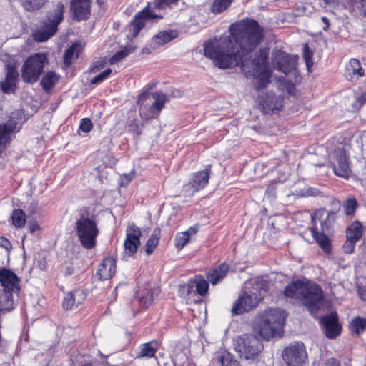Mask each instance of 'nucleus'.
I'll return each instance as SVG.
<instances>
[{
  "mask_svg": "<svg viewBox=\"0 0 366 366\" xmlns=\"http://www.w3.org/2000/svg\"><path fill=\"white\" fill-rule=\"evenodd\" d=\"M357 292L359 297L363 301H366V289L359 287Z\"/></svg>",
  "mask_w": 366,
  "mask_h": 366,
  "instance_id": "obj_58",
  "label": "nucleus"
},
{
  "mask_svg": "<svg viewBox=\"0 0 366 366\" xmlns=\"http://www.w3.org/2000/svg\"><path fill=\"white\" fill-rule=\"evenodd\" d=\"M179 0H154V7L157 9H164L167 7H171L173 4H177Z\"/></svg>",
  "mask_w": 366,
  "mask_h": 366,
  "instance_id": "obj_45",
  "label": "nucleus"
},
{
  "mask_svg": "<svg viewBox=\"0 0 366 366\" xmlns=\"http://www.w3.org/2000/svg\"><path fill=\"white\" fill-rule=\"evenodd\" d=\"M81 52V45L79 43H73L65 51L64 55V64L69 68L79 56Z\"/></svg>",
  "mask_w": 366,
  "mask_h": 366,
  "instance_id": "obj_26",
  "label": "nucleus"
},
{
  "mask_svg": "<svg viewBox=\"0 0 366 366\" xmlns=\"http://www.w3.org/2000/svg\"><path fill=\"white\" fill-rule=\"evenodd\" d=\"M129 130L132 132L136 134L137 136L141 135L142 131L139 129V125H138L137 123H136V122L132 123V124H129Z\"/></svg>",
  "mask_w": 366,
  "mask_h": 366,
  "instance_id": "obj_53",
  "label": "nucleus"
},
{
  "mask_svg": "<svg viewBox=\"0 0 366 366\" xmlns=\"http://www.w3.org/2000/svg\"><path fill=\"white\" fill-rule=\"evenodd\" d=\"M47 61L44 54L37 53L30 56L24 61L21 68V78L24 82L34 84L36 82Z\"/></svg>",
  "mask_w": 366,
  "mask_h": 366,
  "instance_id": "obj_9",
  "label": "nucleus"
},
{
  "mask_svg": "<svg viewBox=\"0 0 366 366\" xmlns=\"http://www.w3.org/2000/svg\"><path fill=\"white\" fill-rule=\"evenodd\" d=\"M321 21H322L324 26L322 27L323 31H327L330 27V21L326 16H322Z\"/></svg>",
  "mask_w": 366,
  "mask_h": 366,
  "instance_id": "obj_55",
  "label": "nucleus"
},
{
  "mask_svg": "<svg viewBox=\"0 0 366 366\" xmlns=\"http://www.w3.org/2000/svg\"><path fill=\"white\" fill-rule=\"evenodd\" d=\"M174 37L172 31H161L152 38V43L154 46H162L170 42Z\"/></svg>",
  "mask_w": 366,
  "mask_h": 366,
  "instance_id": "obj_34",
  "label": "nucleus"
},
{
  "mask_svg": "<svg viewBox=\"0 0 366 366\" xmlns=\"http://www.w3.org/2000/svg\"><path fill=\"white\" fill-rule=\"evenodd\" d=\"M288 94L290 95H295L296 92V88L294 84L288 82L285 85Z\"/></svg>",
  "mask_w": 366,
  "mask_h": 366,
  "instance_id": "obj_57",
  "label": "nucleus"
},
{
  "mask_svg": "<svg viewBox=\"0 0 366 366\" xmlns=\"http://www.w3.org/2000/svg\"><path fill=\"white\" fill-rule=\"evenodd\" d=\"M229 34L214 42H205L204 54L214 65L222 69L239 67L246 77L258 80L259 87L269 82L271 71L268 66L269 49L261 48L247 66L249 55L254 51L264 36V29L253 19L245 18L230 25Z\"/></svg>",
  "mask_w": 366,
  "mask_h": 366,
  "instance_id": "obj_1",
  "label": "nucleus"
},
{
  "mask_svg": "<svg viewBox=\"0 0 366 366\" xmlns=\"http://www.w3.org/2000/svg\"><path fill=\"white\" fill-rule=\"evenodd\" d=\"M161 229L159 227H157L145 244V252L147 255H151L155 251L159 245Z\"/></svg>",
  "mask_w": 366,
  "mask_h": 366,
  "instance_id": "obj_27",
  "label": "nucleus"
},
{
  "mask_svg": "<svg viewBox=\"0 0 366 366\" xmlns=\"http://www.w3.org/2000/svg\"><path fill=\"white\" fill-rule=\"evenodd\" d=\"M216 359L222 366H241L239 362L234 359V356L227 351L217 353Z\"/></svg>",
  "mask_w": 366,
  "mask_h": 366,
  "instance_id": "obj_32",
  "label": "nucleus"
},
{
  "mask_svg": "<svg viewBox=\"0 0 366 366\" xmlns=\"http://www.w3.org/2000/svg\"><path fill=\"white\" fill-rule=\"evenodd\" d=\"M11 222L17 228H22L26 224V213L21 209H15L11 215Z\"/></svg>",
  "mask_w": 366,
  "mask_h": 366,
  "instance_id": "obj_35",
  "label": "nucleus"
},
{
  "mask_svg": "<svg viewBox=\"0 0 366 366\" xmlns=\"http://www.w3.org/2000/svg\"><path fill=\"white\" fill-rule=\"evenodd\" d=\"M336 212L325 208L316 209L311 214V226L309 230L312 238L327 254L332 251V242L327 234L330 233L336 220Z\"/></svg>",
  "mask_w": 366,
  "mask_h": 366,
  "instance_id": "obj_3",
  "label": "nucleus"
},
{
  "mask_svg": "<svg viewBox=\"0 0 366 366\" xmlns=\"http://www.w3.org/2000/svg\"><path fill=\"white\" fill-rule=\"evenodd\" d=\"M349 328L352 332L359 336L366 329V318L362 317L353 318L349 324Z\"/></svg>",
  "mask_w": 366,
  "mask_h": 366,
  "instance_id": "obj_33",
  "label": "nucleus"
},
{
  "mask_svg": "<svg viewBox=\"0 0 366 366\" xmlns=\"http://www.w3.org/2000/svg\"><path fill=\"white\" fill-rule=\"evenodd\" d=\"M313 51L310 48L308 44H305L303 46V59L305 60L307 69L308 72L312 71L313 66Z\"/></svg>",
  "mask_w": 366,
  "mask_h": 366,
  "instance_id": "obj_38",
  "label": "nucleus"
},
{
  "mask_svg": "<svg viewBox=\"0 0 366 366\" xmlns=\"http://www.w3.org/2000/svg\"><path fill=\"white\" fill-rule=\"evenodd\" d=\"M264 348L262 340L254 335L243 334L238 337L235 343V351L242 358L255 360Z\"/></svg>",
  "mask_w": 366,
  "mask_h": 366,
  "instance_id": "obj_8",
  "label": "nucleus"
},
{
  "mask_svg": "<svg viewBox=\"0 0 366 366\" xmlns=\"http://www.w3.org/2000/svg\"><path fill=\"white\" fill-rule=\"evenodd\" d=\"M356 102L360 106H363L366 103V92L362 93L356 99Z\"/></svg>",
  "mask_w": 366,
  "mask_h": 366,
  "instance_id": "obj_56",
  "label": "nucleus"
},
{
  "mask_svg": "<svg viewBox=\"0 0 366 366\" xmlns=\"http://www.w3.org/2000/svg\"><path fill=\"white\" fill-rule=\"evenodd\" d=\"M65 14V4L58 1L53 8L46 11L45 16L40 21L39 26L34 33V38L37 42H44L54 36L58 31L59 26L63 22Z\"/></svg>",
  "mask_w": 366,
  "mask_h": 366,
  "instance_id": "obj_4",
  "label": "nucleus"
},
{
  "mask_svg": "<svg viewBox=\"0 0 366 366\" xmlns=\"http://www.w3.org/2000/svg\"><path fill=\"white\" fill-rule=\"evenodd\" d=\"M320 322L324 326L325 335L327 338L335 339L340 335L342 326L338 323V316L336 312H332L322 316Z\"/></svg>",
  "mask_w": 366,
  "mask_h": 366,
  "instance_id": "obj_18",
  "label": "nucleus"
},
{
  "mask_svg": "<svg viewBox=\"0 0 366 366\" xmlns=\"http://www.w3.org/2000/svg\"><path fill=\"white\" fill-rule=\"evenodd\" d=\"M263 300V296L259 293H252V292H244L242 295L235 301L232 312L233 315H242L249 312L252 308L257 306L259 302Z\"/></svg>",
  "mask_w": 366,
  "mask_h": 366,
  "instance_id": "obj_13",
  "label": "nucleus"
},
{
  "mask_svg": "<svg viewBox=\"0 0 366 366\" xmlns=\"http://www.w3.org/2000/svg\"><path fill=\"white\" fill-rule=\"evenodd\" d=\"M234 0H213L210 5V11L214 15L222 14L227 11Z\"/></svg>",
  "mask_w": 366,
  "mask_h": 366,
  "instance_id": "obj_31",
  "label": "nucleus"
},
{
  "mask_svg": "<svg viewBox=\"0 0 366 366\" xmlns=\"http://www.w3.org/2000/svg\"><path fill=\"white\" fill-rule=\"evenodd\" d=\"M59 81V76L54 71H48L42 77L41 85L46 92H49Z\"/></svg>",
  "mask_w": 366,
  "mask_h": 366,
  "instance_id": "obj_30",
  "label": "nucleus"
},
{
  "mask_svg": "<svg viewBox=\"0 0 366 366\" xmlns=\"http://www.w3.org/2000/svg\"><path fill=\"white\" fill-rule=\"evenodd\" d=\"M116 268V259L112 257H106L99 264L96 275L102 281L109 280L115 274Z\"/></svg>",
  "mask_w": 366,
  "mask_h": 366,
  "instance_id": "obj_22",
  "label": "nucleus"
},
{
  "mask_svg": "<svg viewBox=\"0 0 366 366\" xmlns=\"http://www.w3.org/2000/svg\"><path fill=\"white\" fill-rule=\"evenodd\" d=\"M345 8L351 12H359L366 16V0H347Z\"/></svg>",
  "mask_w": 366,
  "mask_h": 366,
  "instance_id": "obj_29",
  "label": "nucleus"
},
{
  "mask_svg": "<svg viewBox=\"0 0 366 366\" xmlns=\"http://www.w3.org/2000/svg\"><path fill=\"white\" fill-rule=\"evenodd\" d=\"M93 129V123L89 118H83L79 124V129L85 133L90 132Z\"/></svg>",
  "mask_w": 366,
  "mask_h": 366,
  "instance_id": "obj_46",
  "label": "nucleus"
},
{
  "mask_svg": "<svg viewBox=\"0 0 366 366\" xmlns=\"http://www.w3.org/2000/svg\"><path fill=\"white\" fill-rule=\"evenodd\" d=\"M325 366H341V363L337 359L331 357L327 359L325 362Z\"/></svg>",
  "mask_w": 366,
  "mask_h": 366,
  "instance_id": "obj_54",
  "label": "nucleus"
},
{
  "mask_svg": "<svg viewBox=\"0 0 366 366\" xmlns=\"http://www.w3.org/2000/svg\"><path fill=\"white\" fill-rule=\"evenodd\" d=\"M80 366H93L92 362H86Z\"/></svg>",
  "mask_w": 366,
  "mask_h": 366,
  "instance_id": "obj_63",
  "label": "nucleus"
},
{
  "mask_svg": "<svg viewBox=\"0 0 366 366\" xmlns=\"http://www.w3.org/2000/svg\"><path fill=\"white\" fill-rule=\"evenodd\" d=\"M297 56H291L286 52L280 51L275 56L274 68L285 74L294 72L297 83L300 82L301 76L297 72Z\"/></svg>",
  "mask_w": 366,
  "mask_h": 366,
  "instance_id": "obj_12",
  "label": "nucleus"
},
{
  "mask_svg": "<svg viewBox=\"0 0 366 366\" xmlns=\"http://www.w3.org/2000/svg\"><path fill=\"white\" fill-rule=\"evenodd\" d=\"M362 224L359 221L353 222L346 230V237L355 242H358L362 237Z\"/></svg>",
  "mask_w": 366,
  "mask_h": 366,
  "instance_id": "obj_28",
  "label": "nucleus"
},
{
  "mask_svg": "<svg viewBox=\"0 0 366 366\" xmlns=\"http://www.w3.org/2000/svg\"><path fill=\"white\" fill-rule=\"evenodd\" d=\"M229 267L225 263H222L217 267L209 270L206 277L209 282L212 285H217L221 280H222L227 274Z\"/></svg>",
  "mask_w": 366,
  "mask_h": 366,
  "instance_id": "obj_25",
  "label": "nucleus"
},
{
  "mask_svg": "<svg viewBox=\"0 0 366 366\" xmlns=\"http://www.w3.org/2000/svg\"><path fill=\"white\" fill-rule=\"evenodd\" d=\"M0 247L4 248L7 251H10L12 248V245L9 240L3 236L0 237Z\"/></svg>",
  "mask_w": 366,
  "mask_h": 366,
  "instance_id": "obj_51",
  "label": "nucleus"
},
{
  "mask_svg": "<svg viewBox=\"0 0 366 366\" xmlns=\"http://www.w3.org/2000/svg\"><path fill=\"white\" fill-rule=\"evenodd\" d=\"M187 232H178L174 239V246L177 250L182 249L185 245L189 242Z\"/></svg>",
  "mask_w": 366,
  "mask_h": 366,
  "instance_id": "obj_41",
  "label": "nucleus"
},
{
  "mask_svg": "<svg viewBox=\"0 0 366 366\" xmlns=\"http://www.w3.org/2000/svg\"><path fill=\"white\" fill-rule=\"evenodd\" d=\"M92 0H70L69 10L71 18L76 21L88 20L92 13Z\"/></svg>",
  "mask_w": 366,
  "mask_h": 366,
  "instance_id": "obj_16",
  "label": "nucleus"
},
{
  "mask_svg": "<svg viewBox=\"0 0 366 366\" xmlns=\"http://www.w3.org/2000/svg\"><path fill=\"white\" fill-rule=\"evenodd\" d=\"M254 286H256L257 289H259L260 290H263L264 292H267L269 289V282L265 280H257L254 282Z\"/></svg>",
  "mask_w": 366,
  "mask_h": 366,
  "instance_id": "obj_49",
  "label": "nucleus"
},
{
  "mask_svg": "<svg viewBox=\"0 0 366 366\" xmlns=\"http://www.w3.org/2000/svg\"><path fill=\"white\" fill-rule=\"evenodd\" d=\"M89 209L79 210V218L76 222V232L81 245L86 249L97 246L99 230L94 219L89 217Z\"/></svg>",
  "mask_w": 366,
  "mask_h": 366,
  "instance_id": "obj_6",
  "label": "nucleus"
},
{
  "mask_svg": "<svg viewBox=\"0 0 366 366\" xmlns=\"http://www.w3.org/2000/svg\"><path fill=\"white\" fill-rule=\"evenodd\" d=\"M73 272H74V271H73V269H72V268H71V267H67V271H66V275H71V274H73Z\"/></svg>",
  "mask_w": 366,
  "mask_h": 366,
  "instance_id": "obj_62",
  "label": "nucleus"
},
{
  "mask_svg": "<svg viewBox=\"0 0 366 366\" xmlns=\"http://www.w3.org/2000/svg\"><path fill=\"white\" fill-rule=\"evenodd\" d=\"M211 172L212 165L208 164L204 170L194 172L189 182L183 186V190L189 192L192 189L194 194L204 189L209 184Z\"/></svg>",
  "mask_w": 366,
  "mask_h": 366,
  "instance_id": "obj_14",
  "label": "nucleus"
},
{
  "mask_svg": "<svg viewBox=\"0 0 366 366\" xmlns=\"http://www.w3.org/2000/svg\"><path fill=\"white\" fill-rule=\"evenodd\" d=\"M134 177V172L132 171L128 174H124L122 177L121 185H127Z\"/></svg>",
  "mask_w": 366,
  "mask_h": 366,
  "instance_id": "obj_50",
  "label": "nucleus"
},
{
  "mask_svg": "<svg viewBox=\"0 0 366 366\" xmlns=\"http://www.w3.org/2000/svg\"><path fill=\"white\" fill-rule=\"evenodd\" d=\"M167 102V95L162 92H142L137 97L140 117L145 121L157 119Z\"/></svg>",
  "mask_w": 366,
  "mask_h": 366,
  "instance_id": "obj_7",
  "label": "nucleus"
},
{
  "mask_svg": "<svg viewBox=\"0 0 366 366\" xmlns=\"http://www.w3.org/2000/svg\"><path fill=\"white\" fill-rule=\"evenodd\" d=\"M199 227H200L199 224H194L193 226L189 227L188 228V229L184 231V232H187L188 233V237L190 239V237L192 235H194V234H196L199 232Z\"/></svg>",
  "mask_w": 366,
  "mask_h": 366,
  "instance_id": "obj_52",
  "label": "nucleus"
},
{
  "mask_svg": "<svg viewBox=\"0 0 366 366\" xmlns=\"http://www.w3.org/2000/svg\"><path fill=\"white\" fill-rule=\"evenodd\" d=\"M162 15L155 14L150 9V4H148L140 11L137 12L128 25V31L131 38H136L140 31L144 28L146 21L151 19H162Z\"/></svg>",
  "mask_w": 366,
  "mask_h": 366,
  "instance_id": "obj_11",
  "label": "nucleus"
},
{
  "mask_svg": "<svg viewBox=\"0 0 366 366\" xmlns=\"http://www.w3.org/2000/svg\"><path fill=\"white\" fill-rule=\"evenodd\" d=\"M155 83L147 84L145 86V90H144L143 92H148L149 93V91L152 90L154 87H155Z\"/></svg>",
  "mask_w": 366,
  "mask_h": 366,
  "instance_id": "obj_61",
  "label": "nucleus"
},
{
  "mask_svg": "<svg viewBox=\"0 0 366 366\" xmlns=\"http://www.w3.org/2000/svg\"><path fill=\"white\" fill-rule=\"evenodd\" d=\"M45 0H24L22 6L28 11H34L44 6Z\"/></svg>",
  "mask_w": 366,
  "mask_h": 366,
  "instance_id": "obj_40",
  "label": "nucleus"
},
{
  "mask_svg": "<svg viewBox=\"0 0 366 366\" xmlns=\"http://www.w3.org/2000/svg\"><path fill=\"white\" fill-rule=\"evenodd\" d=\"M365 76V69L357 59H351L345 70V78L350 81H356Z\"/></svg>",
  "mask_w": 366,
  "mask_h": 366,
  "instance_id": "obj_23",
  "label": "nucleus"
},
{
  "mask_svg": "<svg viewBox=\"0 0 366 366\" xmlns=\"http://www.w3.org/2000/svg\"><path fill=\"white\" fill-rule=\"evenodd\" d=\"M357 242L348 239L342 245L343 251L345 254H352L355 251Z\"/></svg>",
  "mask_w": 366,
  "mask_h": 366,
  "instance_id": "obj_47",
  "label": "nucleus"
},
{
  "mask_svg": "<svg viewBox=\"0 0 366 366\" xmlns=\"http://www.w3.org/2000/svg\"><path fill=\"white\" fill-rule=\"evenodd\" d=\"M286 316L280 308L266 310L259 317L257 328L259 335L269 340L277 336H282Z\"/></svg>",
  "mask_w": 366,
  "mask_h": 366,
  "instance_id": "obj_5",
  "label": "nucleus"
},
{
  "mask_svg": "<svg viewBox=\"0 0 366 366\" xmlns=\"http://www.w3.org/2000/svg\"><path fill=\"white\" fill-rule=\"evenodd\" d=\"M139 305L144 309H147L153 302V294L147 289L143 290L139 293Z\"/></svg>",
  "mask_w": 366,
  "mask_h": 366,
  "instance_id": "obj_36",
  "label": "nucleus"
},
{
  "mask_svg": "<svg viewBox=\"0 0 366 366\" xmlns=\"http://www.w3.org/2000/svg\"><path fill=\"white\" fill-rule=\"evenodd\" d=\"M112 72V70L110 68L105 69L104 71L99 73L91 80V84L97 85L103 82L110 76Z\"/></svg>",
  "mask_w": 366,
  "mask_h": 366,
  "instance_id": "obj_43",
  "label": "nucleus"
},
{
  "mask_svg": "<svg viewBox=\"0 0 366 366\" xmlns=\"http://www.w3.org/2000/svg\"><path fill=\"white\" fill-rule=\"evenodd\" d=\"M344 213L350 216L355 214L358 207V202L354 196L349 197L344 202L343 205Z\"/></svg>",
  "mask_w": 366,
  "mask_h": 366,
  "instance_id": "obj_37",
  "label": "nucleus"
},
{
  "mask_svg": "<svg viewBox=\"0 0 366 366\" xmlns=\"http://www.w3.org/2000/svg\"><path fill=\"white\" fill-rule=\"evenodd\" d=\"M208 282L202 277L196 282V291L199 295L205 296L207 294L209 290Z\"/></svg>",
  "mask_w": 366,
  "mask_h": 366,
  "instance_id": "obj_44",
  "label": "nucleus"
},
{
  "mask_svg": "<svg viewBox=\"0 0 366 366\" xmlns=\"http://www.w3.org/2000/svg\"><path fill=\"white\" fill-rule=\"evenodd\" d=\"M29 229L31 232H34L35 231L39 230L40 226L39 225L37 222H34L31 223V224L29 225Z\"/></svg>",
  "mask_w": 366,
  "mask_h": 366,
  "instance_id": "obj_59",
  "label": "nucleus"
},
{
  "mask_svg": "<svg viewBox=\"0 0 366 366\" xmlns=\"http://www.w3.org/2000/svg\"><path fill=\"white\" fill-rule=\"evenodd\" d=\"M188 287H189V289H188V291H187V292H190V290H189V287L192 288V287H193V285H188Z\"/></svg>",
  "mask_w": 366,
  "mask_h": 366,
  "instance_id": "obj_64",
  "label": "nucleus"
},
{
  "mask_svg": "<svg viewBox=\"0 0 366 366\" xmlns=\"http://www.w3.org/2000/svg\"><path fill=\"white\" fill-rule=\"evenodd\" d=\"M87 297L86 292L81 288H76L65 294L62 300V307L65 310H71L83 304Z\"/></svg>",
  "mask_w": 366,
  "mask_h": 366,
  "instance_id": "obj_20",
  "label": "nucleus"
},
{
  "mask_svg": "<svg viewBox=\"0 0 366 366\" xmlns=\"http://www.w3.org/2000/svg\"><path fill=\"white\" fill-rule=\"evenodd\" d=\"M284 98L282 96H277L272 92L266 93L262 97L260 106L262 112L266 114H272L279 112L283 107Z\"/></svg>",
  "mask_w": 366,
  "mask_h": 366,
  "instance_id": "obj_19",
  "label": "nucleus"
},
{
  "mask_svg": "<svg viewBox=\"0 0 366 366\" xmlns=\"http://www.w3.org/2000/svg\"><path fill=\"white\" fill-rule=\"evenodd\" d=\"M105 66V61L104 60H98L92 63L89 68V72L97 73L103 69Z\"/></svg>",
  "mask_w": 366,
  "mask_h": 366,
  "instance_id": "obj_48",
  "label": "nucleus"
},
{
  "mask_svg": "<svg viewBox=\"0 0 366 366\" xmlns=\"http://www.w3.org/2000/svg\"><path fill=\"white\" fill-rule=\"evenodd\" d=\"M320 1L322 2V3H320V5L325 8L327 7V6L329 5L330 4H334V3L338 2V0H320Z\"/></svg>",
  "mask_w": 366,
  "mask_h": 366,
  "instance_id": "obj_60",
  "label": "nucleus"
},
{
  "mask_svg": "<svg viewBox=\"0 0 366 366\" xmlns=\"http://www.w3.org/2000/svg\"><path fill=\"white\" fill-rule=\"evenodd\" d=\"M133 51V49L131 47H126L124 49H122L114 54H113L109 60L110 64H115L122 61L123 59L127 57L129 54H130Z\"/></svg>",
  "mask_w": 366,
  "mask_h": 366,
  "instance_id": "obj_39",
  "label": "nucleus"
},
{
  "mask_svg": "<svg viewBox=\"0 0 366 366\" xmlns=\"http://www.w3.org/2000/svg\"><path fill=\"white\" fill-rule=\"evenodd\" d=\"M159 348V342L156 340H152L146 343H143L139 346V350L137 358H152L155 357V355Z\"/></svg>",
  "mask_w": 366,
  "mask_h": 366,
  "instance_id": "obj_24",
  "label": "nucleus"
},
{
  "mask_svg": "<svg viewBox=\"0 0 366 366\" xmlns=\"http://www.w3.org/2000/svg\"><path fill=\"white\" fill-rule=\"evenodd\" d=\"M141 229L134 223L129 224L126 229V238L124 242V249L129 256L137 253L140 247Z\"/></svg>",
  "mask_w": 366,
  "mask_h": 366,
  "instance_id": "obj_15",
  "label": "nucleus"
},
{
  "mask_svg": "<svg viewBox=\"0 0 366 366\" xmlns=\"http://www.w3.org/2000/svg\"><path fill=\"white\" fill-rule=\"evenodd\" d=\"M6 75L0 82V88L4 94L14 93L17 89L19 73L14 65L8 64Z\"/></svg>",
  "mask_w": 366,
  "mask_h": 366,
  "instance_id": "obj_21",
  "label": "nucleus"
},
{
  "mask_svg": "<svg viewBox=\"0 0 366 366\" xmlns=\"http://www.w3.org/2000/svg\"><path fill=\"white\" fill-rule=\"evenodd\" d=\"M281 357L286 366H307V353L302 342L290 343L282 350Z\"/></svg>",
  "mask_w": 366,
  "mask_h": 366,
  "instance_id": "obj_10",
  "label": "nucleus"
},
{
  "mask_svg": "<svg viewBox=\"0 0 366 366\" xmlns=\"http://www.w3.org/2000/svg\"><path fill=\"white\" fill-rule=\"evenodd\" d=\"M11 132L12 129L9 127L6 124H0V155L4 149L5 142Z\"/></svg>",
  "mask_w": 366,
  "mask_h": 366,
  "instance_id": "obj_42",
  "label": "nucleus"
},
{
  "mask_svg": "<svg viewBox=\"0 0 366 366\" xmlns=\"http://www.w3.org/2000/svg\"><path fill=\"white\" fill-rule=\"evenodd\" d=\"M287 299L298 300L311 313L327 308L330 302L325 299L322 287L308 279H297L290 282L283 291Z\"/></svg>",
  "mask_w": 366,
  "mask_h": 366,
  "instance_id": "obj_2",
  "label": "nucleus"
},
{
  "mask_svg": "<svg viewBox=\"0 0 366 366\" xmlns=\"http://www.w3.org/2000/svg\"><path fill=\"white\" fill-rule=\"evenodd\" d=\"M337 164L332 163L334 174L336 176L348 179L350 177V166L348 157L344 148H337L333 152Z\"/></svg>",
  "mask_w": 366,
  "mask_h": 366,
  "instance_id": "obj_17",
  "label": "nucleus"
}]
</instances>
